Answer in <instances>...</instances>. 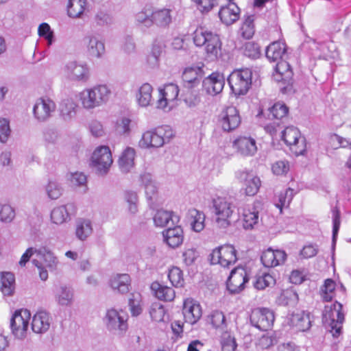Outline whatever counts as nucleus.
Masks as SVG:
<instances>
[{"mask_svg":"<svg viewBox=\"0 0 351 351\" xmlns=\"http://www.w3.org/2000/svg\"><path fill=\"white\" fill-rule=\"evenodd\" d=\"M171 21V10L168 8L155 10L152 6L147 5L135 15L136 24L148 27L153 25L159 27H167Z\"/></svg>","mask_w":351,"mask_h":351,"instance_id":"f257e3e1","label":"nucleus"},{"mask_svg":"<svg viewBox=\"0 0 351 351\" xmlns=\"http://www.w3.org/2000/svg\"><path fill=\"white\" fill-rule=\"evenodd\" d=\"M193 43L197 47L204 46L206 56L216 60L220 55L221 42L219 36L204 27H198L193 34Z\"/></svg>","mask_w":351,"mask_h":351,"instance_id":"f03ea898","label":"nucleus"},{"mask_svg":"<svg viewBox=\"0 0 351 351\" xmlns=\"http://www.w3.org/2000/svg\"><path fill=\"white\" fill-rule=\"evenodd\" d=\"M110 90L106 85H97L86 88L80 93V100L83 108L93 109L108 100Z\"/></svg>","mask_w":351,"mask_h":351,"instance_id":"7ed1b4c3","label":"nucleus"},{"mask_svg":"<svg viewBox=\"0 0 351 351\" xmlns=\"http://www.w3.org/2000/svg\"><path fill=\"white\" fill-rule=\"evenodd\" d=\"M252 73L249 69L234 70L228 77V82L236 96L245 95L252 85Z\"/></svg>","mask_w":351,"mask_h":351,"instance_id":"20e7f679","label":"nucleus"},{"mask_svg":"<svg viewBox=\"0 0 351 351\" xmlns=\"http://www.w3.org/2000/svg\"><path fill=\"white\" fill-rule=\"evenodd\" d=\"M215 221L221 228L231 225L235 216L233 204L226 197H217L213 201Z\"/></svg>","mask_w":351,"mask_h":351,"instance_id":"39448f33","label":"nucleus"},{"mask_svg":"<svg viewBox=\"0 0 351 351\" xmlns=\"http://www.w3.org/2000/svg\"><path fill=\"white\" fill-rule=\"evenodd\" d=\"M281 140L290 152L296 156L304 155L306 152V138L295 127H287L282 132Z\"/></svg>","mask_w":351,"mask_h":351,"instance_id":"423d86ee","label":"nucleus"},{"mask_svg":"<svg viewBox=\"0 0 351 351\" xmlns=\"http://www.w3.org/2000/svg\"><path fill=\"white\" fill-rule=\"evenodd\" d=\"M344 319L343 306L341 303L335 302L330 306H325L323 322L330 326L333 336L337 337L340 335Z\"/></svg>","mask_w":351,"mask_h":351,"instance_id":"0eeeda50","label":"nucleus"},{"mask_svg":"<svg viewBox=\"0 0 351 351\" xmlns=\"http://www.w3.org/2000/svg\"><path fill=\"white\" fill-rule=\"evenodd\" d=\"M112 152L108 146H98L93 151L90 165L100 173H106L112 164Z\"/></svg>","mask_w":351,"mask_h":351,"instance_id":"6e6552de","label":"nucleus"},{"mask_svg":"<svg viewBox=\"0 0 351 351\" xmlns=\"http://www.w3.org/2000/svg\"><path fill=\"white\" fill-rule=\"evenodd\" d=\"M218 123L224 132L235 130L241 123L239 110L233 106L223 108L218 115Z\"/></svg>","mask_w":351,"mask_h":351,"instance_id":"1a4fd4ad","label":"nucleus"},{"mask_svg":"<svg viewBox=\"0 0 351 351\" xmlns=\"http://www.w3.org/2000/svg\"><path fill=\"white\" fill-rule=\"evenodd\" d=\"M237 261V251L231 245H223L214 249L210 254L213 264H219L223 267H228Z\"/></svg>","mask_w":351,"mask_h":351,"instance_id":"9d476101","label":"nucleus"},{"mask_svg":"<svg viewBox=\"0 0 351 351\" xmlns=\"http://www.w3.org/2000/svg\"><path fill=\"white\" fill-rule=\"evenodd\" d=\"M250 322L258 329L267 331L273 326L274 315L267 308H256L251 313Z\"/></svg>","mask_w":351,"mask_h":351,"instance_id":"9b49d317","label":"nucleus"},{"mask_svg":"<svg viewBox=\"0 0 351 351\" xmlns=\"http://www.w3.org/2000/svg\"><path fill=\"white\" fill-rule=\"evenodd\" d=\"M249 278L247 271L243 267L232 269L227 280V288L231 293H239L244 289Z\"/></svg>","mask_w":351,"mask_h":351,"instance_id":"f8f14e48","label":"nucleus"},{"mask_svg":"<svg viewBox=\"0 0 351 351\" xmlns=\"http://www.w3.org/2000/svg\"><path fill=\"white\" fill-rule=\"evenodd\" d=\"M180 89L173 83L165 84L163 88L159 89L157 108L165 109L171 108L177 101Z\"/></svg>","mask_w":351,"mask_h":351,"instance_id":"ddd939ff","label":"nucleus"},{"mask_svg":"<svg viewBox=\"0 0 351 351\" xmlns=\"http://www.w3.org/2000/svg\"><path fill=\"white\" fill-rule=\"evenodd\" d=\"M30 312L27 309L16 311L11 319V328L14 335L23 337L29 327Z\"/></svg>","mask_w":351,"mask_h":351,"instance_id":"4468645a","label":"nucleus"},{"mask_svg":"<svg viewBox=\"0 0 351 351\" xmlns=\"http://www.w3.org/2000/svg\"><path fill=\"white\" fill-rule=\"evenodd\" d=\"M225 77L223 73L215 71L202 81V90L210 95H216L223 89Z\"/></svg>","mask_w":351,"mask_h":351,"instance_id":"2eb2a0df","label":"nucleus"},{"mask_svg":"<svg viewBox=\"0 0 351 351\" xmlns=\"http://www.w3.org/2000/svg\"><path fill=\"white\" fill-rule=\"evenodd\" d=\"M232 147L237 153L245 157L252 156L257 152L256 142L250 136H238L234 140Z\"/></svg>","mask_w":351,"mask_h":351,"instance_id":"dca6fc26","label":"nucleus"},{"mask_svg":"<svg viewBox=\"0 0 351 351\" xmlns=\"http://www.w3.org/2000/svg\"><path fill=\"white\" fill-rule=\"evenodd\" d=\"M287 258V254L280 250H274L269 247L264 250L261 256V261L265 267L272 268L283 264Z\"/></svg>","mask_w":351,"mask_h":351,"instance_id":"f3484780","label":"nucleus"},{"mask_svg":"<svg viewBox=\"0 0 351 351\" xmlns=\"http://www.w3.org/2000/svg\"><path fill=\"white\" fill-rule=\"evenodd\" d=\"M204 74V65L185 68L182 75L184 86L188 88L197 86Z\"/></svg>","mask_w":351,"mask_h":351,"instance_id":"a211bd4d","label":"nucleus"},{"mask_svg":"<svg viewBox=\"0 0 351 351\" xmlns=\"http://www.w3.org/2000/svg\"><path fill=\"white\" fill-rule=\"evenodd\" d=\"M106 317L107 326L110 329L118 330L121 332L128 329V315L125 312L110 309L107 311Z\"/></svg>","mask_w":351,"mask_h":351,"instance_id":"6ab92c4d","label":"nucleus"},{"mask_svg":"<svg viewBox=\"0 0 351 351\" xmlns=\"http://www.w3.org/2000/svg\"><path fill=\"white\" fill-rule=\"evenodd\" d=\"M182 313L185 322L194 324L202 317L201 306L193 298H186L183 302Z\"/></svg>","mask_w":351,"mask_h":351,"instance_id":"aec40b11","label":"nucleus"},{"mask_svg":"<svg viewBox=\"0 0 351 351\" xmlns=\"http://www.w3.org/2000/svg\"><path fill=\"white\" fill-rule=\"evenodd\" d=\"M288 324L298 332L306 331L311 326L310 315L304 311L297 310L290 315Z\"/></svg>","mask_w":351,"mask_h":351,"instance_id":"412c9836","label":"nucleus"},{"mask_svg":"<svg viewBox=\"0 0 351 351\" xmlns=\"http://www.w3.org/2000/svg\"><path fill=\"white\" fill-rule=\"evenodd\" d=\"M237 178L241 182L244 183L243 189L246 195L254 196L258 193L261 184V180L258 176H253L247 171H240Z\"/></svg>","mask_w":351,"mask_h":351,"instance_id":"4be33fe9","label":"nucleus"},{"mask_svg":"<svg viewBox=\"0 0 351 351\" xmlns=\"http://www.w3.org/2000/svg\"><path fill=\"white\" fill-rule=\"evenodd\" d=\"M56 109L55 103L49 98H40L34 105L33 112L39 121L47 119Z\"/></svg>","mask_w":351,"mask_h":351,"instance_id":"5701e85b","label":"nucleus"},{"mask_svg":"<svg viewBox=\"0 0 351 351\" xmlns=\"http://www.w3.org/2000/svg\"><path fill=\"white\" fill-rule=\"evenodd\" d=\"M240 8L232 1L222 6L219 11L220 20L226 25H230L238 21L240 18Z\"/></svg>","mask_w":351,"mask_h":351,"instance_id":"b1692460","label":"nucleus"},{"mask_svg":"<svg viewBox=\"0 0 351 351\" xmlns=\"http://www.w3.org/2000/svg\"><path fill=\"white\" fill-rule=\"evenodd\" d=\"M162 132V128H158L144 132L139 141L140 145L144 148L161 147L165 142Z\"/></svg>","mask_w":351,"mask_h":351,"instance_id":"393cba45","label":"nucleus"},{"mask_svg":"<svg viewBox=\"0 0 351 351\" xmlns=\"http://www.w3.org/2000/svg\"><path fill=\"white\" fill-rule=\"evenodd\" d=\"M150 288L154 297L160 301L172 302L176 298V292L173 288L157 281L153 282Z\"/></svg>","mask_w":351,"mask_h":351,"instance_id":"a878e982","label":"nucleus"},{"mask_svg":"<svg viewBox=\"0 0 351 351\" xmlns=\"http://www.w3.org/2000/svg\"><path fill=\"white\" fill-rule=\"evenodd\" d=\"M243 227L251 230L258 223V212L254 206H246L239 209Z\"/></svg>","mask_w":351,"mask_h":351,"instance_id":"bb28decb","label":"nucleus"},{"mask_svg":"<svg viewBox=\"0 0 351 351\" xmlns=\"http://www.w3.org/2000/svg\"><path fill=\"white\" fill-rule=\"evenodd\" d=\"M51 318L45 311H38L34 315L32 322V330L36 333H43L48 330L51 325Z\"/></svg>","mask_w":351,"mask_h":351,"instance_id":"cd10ccee","label":"nucleus"},{"mask_svg":"<svg viewBox=\"0 0 351 351\" xmlns=\"http://www.w3.org/2000/svg\"><path fill=\"white\" fill-rule=\"evenodd\" d=\"M162 234L165 242L172 248L178 247L183 242V230L180 226L164 230Z\"/></svg>","mask_w":351,"mask_h":351,"instance_id":"c85d7f7f","label":"nucleus"},{"mask_svg":"<svg viewBox=\"0 0 351 351\" xmlns=\"http://www.w3.org/2000/svg\"><path fill=\"white\" fill-rule=\"evenodd\" d=\"M272 76L276 82H289L293 76V71L289 62L282 60L278 61Z\"/></svg>","mask_w":351,"mask_h":351,"instance_id":"c756f323","label":"nucleus"},{"mask_svg":"<svg viewBox=\"0 0 351 351\" xmlns=\"http://www.w3.org/2000/svg\"><path fill=\"white\" fill-rule=\"evenodd\" d=\"M287 52V45L284 41H274L267 46L266 57L271 62L282 60Z\"/></svg>","mask_w":351,"mask_h":351,"instance_id":"7c9ffc66","label":"nucleus"},{"mask_svg":"<svg viewBox=\"0 0 351 351\" xmlns=\"http://www.w3.org/2000/svg\"><path fill=\"white\" fill-rule=\"evenodd\" d=\"M154 224L160 228H163L169 224L170 221L172 224L177 223L178 217L174 215L173 212L165 210H158L153 217Z\"/></svg>","mask_w":351,"mask_h":351,"instance_id":"2f4dec72","label":"nucleus"},{"mask_svg":"<svg viewBox=\"0 0 351 351\" xmlns=\"http://www.w3.org/2000/svg\"><path fill=\"white\" fill-rule=\"evenodd\" d=\"M130 277L127 274H117L110 280V285L114 290L121 293L129 292L130 287Z\"/></svg>","mask_w":351,"mask_h":351,"instance_id":"473e14b6","label":"nucleus"},{"mask_svg":"<svg viewBox=\"0 0 351 351\" xmlns=\"http://www.w3.org/2000/svg\"><path fill=\"white\" fill-rule=\"evenodd\" d=\"M1 291L4 295H12L15 290V277L11 272L1 274Z\"/></svg>","mask_w":351,"mask_h":351,"instance_id":"72a5a7b5","label":"nucleus"},{"mask_svg":"<svg viewBox=\"0 0 351 351\" xmlns=\"http://www.w3.org/2000/svg\"><path fill=\"white\" fill-rule=\"evenodd\" d=\"M189 218L192 229L195 232H201L205 227V215L197 209L189 210Z\"/></svg>","mask_w":351,"mask_h":351,"instance_id":"f704fd0d","label":"nucleus"},{"mask_svg":"<svg viewBox=\"0 0 351 351\" xmlns=\"http://www.w3.org/2000/svg\"><path fill=\"white\" fill-rule=\"evenodd\" d=\"M136 152L132 147H127L121 154L119 165L123 171L128 172L134 165Z\"/></svg>","mask_w":351,"mask_h":351,"instance_id":"c9c22d12","label":"nucleus"},{"mask_svg":"<svg viewBox=\"0 0 351 351\" xmlns=\"http://www.w3.org/2000/svg\"><path fill=\"white\" fill-rule=\"evenodd\" d=\"M152 92L153 88L149 84H142L136 95L138 104L144 107L149 106L152 100Z\"/></svg>","mask_w":351,"mask_h":351,"instance_id":"e433bc0d","label":"nucleus"},{"mask_svg":"<svg viewBox=\"0 0 351 351\" xmlns=\"http://www.w3.org/2000/svg\"><path fill=\"white\" fill-rule=\"evenodd\" d=\"M91 222L88 219H80L76 222L75 234L81 241L86 240L92 233Z\"/></svg>","mask_w":351,"mask_h":351,"instance_id":"4c0bfd02","label":"nucleus"},{"mask_svg":"<svg viewBox=\"0 0 351 351\" xmlns=\"http://www.w3.org/2000/svg\"><path fill=\"white\" fill-rule=\"evenodd\" d=\"M86 8V0H69L67 4V12L70 17L79 18Z\"/></svg>","mask_w":351,"mask_h":351,"instance_id":"58836bf2","label":"nucleus"},{"mask_svg":"<svg viewBox=\"0 0 351 351\" xmlns=\"http://www.w3.org/2000/svg\"><path fill=\"white\" fill-rule=\"evenodd\" d=\"M293 198V189L291 188L287 189L285 191L280 192L275 196L274 204L276 208L280 209V213L282 212L283 208H287Z\"/></svg>","mask_w":351,"mask_h":351,"instance_id":"ea45409f","label":"nucleus"},{"mask_svg":"<svg viewBox=\"0 0 351 351\" xmlns=\"http://www.w3.org/2000/svg\"><path fill=\"white\" fill-rule=\"evenodd\" d=\"M336 287L337 284L332 279L327 278L324 280L320 290V294L324 301L330 302L335 297Z\"/></svg>","mask_w":351,"mask_h":351,"instance_id":"a19ab883","label":"nucleus"},{"mask_svg":"<svg viewBox=\"0 0 351 351\" xmlns=\"http://www.w3.org/2000/svg\"><path fill=\"white\" fill-rule=\"evenodd\" d=\"M87 51L90 56L99 58L105 51L104 44L94 36L90 37Z\"/></svg>","mask_w":351,"mask_h":351,"instance_id":"79ce46f5","label":"nucleus"},{"mask_svg":"<svg viewBox=\"0 0 351 351\" xmlns=\"http://www.w3.org/2000/svg\"><path fill=\"white\" fill-rule=\"evenodd\" d=\"M275 284V278L270 274L265 273L256 277L254 286L256 289L263 290L267 287H273Z\"/></svg>","mask_w":351,"mask_h":351,"instance_id":"37998d69","label":"nucleus"},{"mask_svg":"<svg viewBox=\"0 0 351 351\" xmlns=\"http://www.w3.org/2000/svg\"><path fill=\"white\" fill-rule=\"evenodd\" d=\"M168 278L171 285L176 287H182L184 285L183 272L178 267H172L169 270Z\"/></svg>","mask_w":351,"mask_h":351,"instance_id":"c03bdc74","label":"nucleus"},{"mask_svg":"<svg viewBox=\"0 0 351 351\" xmlns=\"http://www.w3.org/2000/svg\"><path fill=\"white\" fill-rule=\"evenodd\" d=\"M272 119L280 120L287 116L288 107L283 103L276 102L269 109Z\"/></svg>","mask_w":351,"mask_h":351,"instance_id":"a18cd8bd","label":"nucleus"},{"mask_svg":"<svg viewBox=\"0 0 351 351\" xmlns=\"http://www.w3.org/2000/svg\"><path fill=\"white\" fill-rule=\"evenodd\" d=\"M221 351H236L237 343L234 336L226 331L221 337Z\"/></svg>","mask_w":351,"mask_h":351,"instance_id":"49530a36","label":"nucleus"},{"mask_svg":"<svg viewBox=\"0 0 351 351\" xmlns=\"http://www.w3.org/2000/svg\"><path fill=\"white\" fill-rule=\"evenodd\" d=\"M242 51L245 56L252 59L259 58L261 54L259 45L254 41L246 42L242 47Z\"/></svg>","mask_w":351,"mask_h":351,"instance_id":"de8ad7c7","label":"nucleus"},{"mask_svg":"<svg viewBox=\"0 0 351 351\" xmlns=\"http://www.w3.org/2000/svg\"><path fill=\"white\" fill-rule=\"evenodd\" d=\"M69 217V214L65 206H58L51 213V219L56 224H62Z\"/></svg>","mask_w":351,"mask_h":351,"instance_id":"09e8293b","label":"nucleus"},{"mask_svg":"<svg viewBox=\"0 0 351 351\" xmlns=\"http://www.w3.org/2000/svg\"><path fill=\"white\" fill-rule=\"evenodd\" d=\"M208 319L215 328L223 330L226 328V317L223 312L215 311L209 315Z\"/></svg>","mask_w":351,"mask_h":351,"instance_id":"8fccbe9b","label":"nucleus"},{"mask_svg":"<svg viewBox=\"0 0 351 351\" xmlns=\"http://www.w3.org/2000/svg\"><path fill=\"white\" fill-rule=\"evenodd\" d=\"M149 313L152 320L156 322H164L167 315L164 306L156 302L152 304Z\"/></svg>","mask_w":351,"mask_h":351,"instance_id":"3c124183","label":"nucleus"},{"mask_svg":"<svg viewBox=\"0 0 351 351\" xmlns=\"http://www.w3.org/2000/svg\"><path fill=\"white\" fill-rule=\"evenodd\" d=\"M77 107L73 99H65L60 105V113L64 118L71 117L75 114Z\"/></svg>","mask_w":351,"mask_h":351,"instance_id":"603ef678","label":"nucleus"},{"mask_svg":"<svg viewBox=\"0 0 351 351\" xmlns=\"http://www.w3.org/2000/svg\"><path fill=\"white\" fill-rule=\"evenodd\" d=\"M290 170L287 160H278L271 165V171L276 176H285Z\"/></svg>","mask_w":351,"mask_h":351,"instance_id":"864d4df0","label":"nucleus"},{"mask_svg":"<svg viewBox=\"0 0 351 351\" xmlns=\"http://www.w3.org/2000/svg\"><path fill=\"white\" fill-rule=\"evenodd\" d=\"M132 128V120L128 117L121 118L116 124V131L121 135L129 134Z\"/></svg>","mask_w":351,"mask_h":351,"instance_id":"5fc2aeb1","label":"nucleus"},{"mask_svg":"<svg viewBox=\"0 0 351 351\" xmlns=\"http://www.w3.org/2000/svg\"><path fill=\"white\" fill-rule=\"evenodd\" d=\"M241 35L244 38L250 39L254 34L253 20L250 16L245 20L241 27Z\"/></svg>","mask_w":351,"mask_h":351,"instance_id":"6e6d98bb","label":"nucleus"},{"mask_svg":"<svg viewBox=\"0 0 351 351\" xmlns=\"http://www.w3.org/2000/svg\"><path fill=\"white\" fill-rule=\"evenodd\" d=\"M201 12H208L216 5L217 0H191Z\"/></svg>","mask_w":351,"mask_h":351,"instance_id":"4d7b16f0","label":"nucleus"},{"mask_svg":"<svg viewBox=\"0 0 351 351\" xmlns=\"http://www.w3.org/2000/svg\"><path fill=\"white\" fill-rule=\"evenodd\" d=\"M73 79L76 80H85L88 77V69L84 65H75L72 69Z\"/></svg>","mask_w":351,"mask_h":351,"instance_id":"13d9d810","label":"nucleus"},{"mask_svg":"<svg viewBox=\"0 0 351 351\" xmlns=\"http://www.w3.org/2000/svg\"><path fill=\"white\" fill-rule=\"evenodd\" d=\"M38 34L40 37H44L47 40L49 45L51 44L53 33L48 23H41L38 28Z\"/></svg>","mask_w":351,"mask_h":351,"instance_id":"bf43d9fd","label":"nucleus"},{"mask_svg":"<svg viewBox=\"0 0 351 351\" xmlns=\"http://www.w3.org/2000/svg\"><path fill=\"white\" fill-rule=\"evenodd\" d=\"M14 217V211L8 205H0V220L2 221H10Z\"/></svg>","mask_w":351,"mask_h":351,"instance_id":"052dcab7","label":"nucleus"},{"mask_svg":"<svg viewBox=\"0 0 351 351\" xmlns=\"http://www.w3.org/2000/svg\"><path fill=\"white\" fill-rule=\"evenodd\" d=\"M47 192L49 198L57 199L62 194V189L56 182L50 181L47 186Z\"/></svg>","mask_w":351,"mask_h":351,"instance_id":"680f3d73","label":"nucleus"},{"mask_svg":"<svg viewBox=\"0 0 351 351\" xmlns=\"http://www.w3.org/2000/svg\"><path fill=\"white\" fill-rule=\"evenodd\" d=\"M58 295V302L62 305H67L72 299V293L66 287H61Z\"/></svg>","mask_w":351,"mask_h":351,"instance_id":"e2e57ef3","label":"nucleus"},{"mask_svg":"<svg viewBox=\"0 0 351 351\" xmlns=\"http://www.w3.org/2000/svg\"><path fill=\"white\" fill-rule=\"evenodd\" d=\"M10 132L9 121L5 119H0V141L5 142Z\"/></svg>","mask_w":351,"mask_h":351,"instance_id":"0e129e2a","label":"nucleus"},{"mask_svg":"<svg viewBox=\"0 0 351 351\" xmlns=\"http://www.w3.org/2000/svg\"><path fill=\"white\" fill-rule=\"evenodd\" d=\"M125 199L129 204V210L133 213H135L137 210L136 202L138 198L136 193L133 191H127L125 193Z\"/></svg>","mask_w":351,"mask_h":351,"instance_id":"69168bd1","label":"nucleus"},{"mask_svg":"<svg viewBox=\"0 0 351 351\" xmlns=\"http://www.w3.org/2000/svg\"><path fill=\"white\" fill-rule=\"evenodd\" d=\"M197 256V252L194 249H187L182 254L183 261L186 265H192Z\"/></svg>","mask_w":351,"mask_h":351,"instance_id":"338daca9","label":"nucleus"},{"mask_svg":"<svg viewBox=\"0 0 351 351\" xmlns=\"http://www.w3.org/2000/svg\"><path fill=\"white\" fill-rule=\"evenodd\" d=\"M290 282L295 285H300L306 280V274L303 271L293 270L289 276Z\"/></svg>","mask_w":351,"mask_h":351,"instance_id":"774afa93","label":"nucleus"}]
</instances>
